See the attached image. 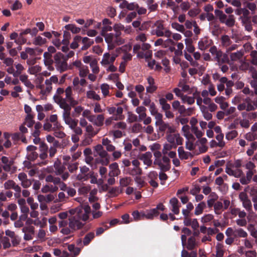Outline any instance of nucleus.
Returning a JSON list of instances; mask_svg holds the SVG:
<instances>
[{
  "label": "nucleus",
  "mask_w": 257,
  "mask_h": 257,
  "mask_svg": "<svg viewBox=\"0 0 257 257\" xmlns=\"http://www.w3.org/2000/svg\"><path fill=\"white\" fill-rule=\"evenodd\" d=\"M225 12L229 14L228 16L222 11L217 9L215 10L214 13L221 23L225 24L228 27H233L235 25V19L234 16L231 14L233 12V9L231 7L227 8Z\"/></svg>",
  "instance_id": "nucleus-1"
},
{
  "label": "nucleus",
  "mask_w": 257,
  "mask_h": 257,
  "mask_svg": "<svg viewBox=\"0 0 257 257\" xmlns=\"http://www.w3.org/2000/svg\"><path fill=\"white\" fill-rule=\"evenodd\" d=\"M67 60L65 58V55L61 52L56 53L54 56V63L58 70L64 72L67 70Z\"/></svg>",
  "instance_id": "nucleus-2"
},
{
  "label": "nucleus",
  "mask_w": 257,
  "mask_h": 257,
  "mask_svg": "<svg viewBox=\"0 0 257 257\" xmlns=\"http://www.w3.org/2000/svg\"><path fill=\"white\" fill-rule=\"evenodd\" d=\"M64 93L66 94V89L64 90L63 88L59 87L57 89L56 93L53 96L54 101L62 109L69 107L68 103L66 102V97L64 98L62 96Z\"/></svg>",
  "instance_id": "nucleus-3"
},
{
  "label": "nucleus",
  "mask_w": 257,
  "mask_h": 257,
  "mask_svg": "<svg viewBox=\"0 0 257 257\" xmlns=\"http://www.w3.org/2000/svg\"><path fill=\"white\" fill-rule=\"evenodd\" d=\"M165 209V206L162 203H159L155 208L142 212L143 219L145 218L147 219H153L155 217H157L159 215V210L164 211Z\"/></svg>",
  "instance_id": "nucleus-4"
},
{
  "label": "nucleus",
  "mask_w": 257,
  "mask_h": 257,
  "mask_svg": "<svg viewBox=\"0 0 257 257\" xmlns=\"http://www.w3.org/2000/svg\"><path fill=\"white\" fill-rule=\"evenodd\" d=\"M62 117L66 124L69 125L71 129L74 128L77 126L78 120L71 117L70 108L67 107L63 108Z\"/></svg>",
  "instance_id": "nucleus-5"
},
{
  "label": "nucleus",
  "mask_w": 257,
  "mask_h": 257,
  "mask_svg": "<svg viewBox=\"0 0 257 257\" xmlns=\"http://www.w3.org/2000/svg\"><path fill=\"white\" fill-rule=\"evenodd\" d=\"M155 26L156 28L152 32L153 35H156L158 37L165 36L167 38L171 37V32L165 29L162 23L157 22L155 23Z\"/></svg>",
  "instance_id": "nucleus-6"
},
{
  "label": "nucleus",
  "mask_w": 257,
  "mask_h": 257,
  "mask_svg": "<svg viewBox=\"0 0 257 257\" xmlns=\"http://www.w3.org/2000/svg\"><path fill=\"white\" fill-rule=\"evenodd\" d=\"M39 159L41 161V164L47 165L48 161L46 159L48 157V146L45 142H42L39 147Z\"/></svg>",
  "instance_id": "nucleus-7"
},
{
  "label": "nucleus",
  "mask_w": 257,
  "mask_h": 257,
  "mask_svg": "<svg viewBox=\"0 0 257 257\" xmlns=\"http://www.w3.org/2000/svg\"><path fill=\"white\" fill-rule=\"evenodd\" d=\"M37 147L33 145H29L27 148V155L26 158L29 161L34 162L38 158H39V155L36 152Z\"/></svg>",
  "instance_id": "nucleus-8"
},
{
  "label": "nucleus",
  "mask_w": 257,
  "mask_h": 257,
  "mask_svg": "<svg viewBox=\"0 0 257 257\" xmlns=\"http://www.w3.org/2000/svg\"><path fill=\"white\" fill-rule=\"evenodd\" d=\"M78 219L79 218H78L77 214L69 218V227L73 232L80 229L84 225Z\"/></svg>",
  "instance_id": "nucleus-9"
},
{
  "label": "nucleus",
  "mask_w": 257,
  "mask_h": 257,
  "mask_svg": "<svg viewBox=\"0 0 257 257\" xmlns=\"http://www.w3.org/2000/svg\"><path fill=\"white\" fill-rule=\"evenodd\" d=\"M167 140L170 144L174 145V148L177 145H182L183 142V139L180 137L179 134H168Z\"/></svg>",
  "instance_id": "nucleus-10"
},
{
  "label": "nucleus",
  "mask_w": 257,
  "mask_h": 257,
  "mask_svg": "<svg viewBox=\"0 0 257 257\" xmlns=\"http://www.w3.org/2000/svg\"><path fill=\"white\" fill-rule=\"evenodd\" d=\"M72 90L70 86H68L66 88V102L68 103V106L71 110V107H74L78 104V101L75 100L72 96Z\"/></svg>",
  "instance_id": "nucleus-11"
},
{
  "label": "nucleus",
  "mask_w": 257,
  "mask_h": 257,
  "mask_svg": "<svg viewBox=\"0 0 257 257\" xmlns=\"http://www.w3.org/2000/svg\"><path fill=\"white\" fill-rule=\"evenodd\" d=\"M83 209L84 211V213L82 212V209H80L77 208L76 209V214H77L78 218L83 221H86L89 218L88 214L90 213L91 210L90 207L88 205H84Z\"/></svg>",
  "instance_id": "nucleus-12"
},
{
  "label": "nucleus",
  "mask_w": 257,
  "mask_h": 257,
  "mask_svg": "<svg viewBox=\"0 0 257 257\" xmlns=\"http://www.w3.org/2000/svg\"><path fill=\"white\" fill-rule=\"evenodd\" d=\"M103 146L102 144H98L94 147V156L96 157L98 155L100 158H107L110 159L109 155L104 150Z\"/></svg>",
  "instance_id": "nucleus-13"
},
{
  "label": "nucleus",
  "mask_w": 257,
  "mask_h": 257,
  "mask_svg": "<svg viewBox=\"0 0 257 257\" xmlns=\"http://www.w3.org/2000/svg\"><path fill=\"white\" fill-rule=\"evenodd\" d=\"M152 154L150 152H147L144 154H142L139 156L138 158L143 161L145 165L148 166H151L152 164Z\"/></svg>",
  "instance_id": "nucleus-14"
},
{
  "label": "nucleus",
  "mask_w": 257,
  "mask_h": 257,
  "mask_svg": "<svg viewBox=\"0 0 257 257\" xmlns=\"http://www.w3.org/2000/svg\"><path fill=\"white\" fill-rule=\"evenodd\" d=\"M116 57V55H113L110 57L109 53H105L103 54V58L101 61V64L103 66L113 64Z\"/></svg>",
  "instance_id": "nucleus-15"
},
{
  "label": "nucleus",
  "mask_w": 257,
  "mask_h": 257,
  "mask_svg": "<svg viewBox=\"0 0 257 257\" xmlns=\"http://www.w3.org/2000/svg\"><path fill=\"white\" fill-rule=\"evenodd\" d=\"M170 203L172 205V211L175 214H178L180 212V206L179 205V201L175 198L173 197L170 200Z\"/></svg>",
  "instance_id": "nucleus-16"
},
{
  "label": "nucleus",
  "mask_w": 257,
  "mask_h": 257,
  "mask_svg": "<svg viewBox=\"0 0 257 257\" xmlns=\"http://www.w3.org/2000/svg\"><path fill=\"white\" fill-rule=\"evenodd\" d=\"M225 172L229 176H233L237 178L240 177L243 174L242 171L239 169H237L235 170H233L230 168L226 167L225 169Z\"/></svg>",
  "instance_id": "nucleus-17"
},
{
  "label": "nucleus",
  "mask_w": 257,
  "mask_h": 257,
  "mask_svg": "<svg viewBox=\"0 0 257 257\" xmlns=\"http://www.w3.org/2000/svg\"><path fill=\"white\" fill-rule=\"evenodd\" d=\"M102 144L105 147L108 152H113L115 150V147L111 144V142L108 138H103L102 140Z\"/></svg>",
  "instance_id": "nucleus-18"
},
{
  "label": "nucleus",
  "mask_w": 257,
  "mask_h": 257,
  "mask_svg": "<svg viewBox=\"0 0 257 257\" xmlns=\"http://www.w3.org/2000/svg\"><path fill=\"white\" fill-rule=\"evenodd\" d=\"M82 43L83 46L81 48L82 50H86L88 49L94 43L93 40L87 37L82 38Z\"/></svg>",
  "instance_id": "nucleus-19"
},
{
  "label": "nucleus",
  "mask_w": 257,
  "mask_h": 257,
  "mask_svg": "<svg viewBox=\"0 0 257 257\" xmlns=\"http://www.w3.org/2000/svg\"><path fill=\"white\" fill-rule=\"evenodd\" d=\"M209 52L212 55L214 56L213 60L215 61L216 60H218L219 58L221 56L222 51L221 50H218L217 47L215 46L211 47L209 49Z\"/></svg>",
  "instance_id": "nucleus-20"
},
{
  "label": "nucleus",
  "mask_w": 257,
  "mask_h": 257,
  "mask_svg": "<svg viewBox=\"0 0 257 257\" xmlns=\"http://www.w3.org/2000/svg\"><path fill=\"white\" fill-rule=\"evenodd\" d=\"M25 30H22L21 32L18 34L17 39L15 41V42L19 45H22L27 42V39L24 37L27 34H24Z\"/></svg>",
  "instance_id": "nucleus-21"
},
{
  "label": "nucleus",
  "mask_w": 257,
  "mask_h": 257,
  "mask_svg": "<svg viewBox=\"0 0 257 257\" xmlns=\"http://www.w3.org/2000/svg\"><path fill=\"white\" fill-rule=\"evenodd\" d=\"M179 157L181 159L187 160L189 156H192L190 152H185L182 147H179L178 149Z\"/></svg>",
  "instance_id": "nucleus-22"
},
{
  "label": "nucleus",
  "mask_w": 257,
  "mask_h": 257,
  "mask_svg": "<svg viewBox=\"0 0 257 257\" xmlns=\"http://www.w3.org/2000/svg\"><path fill=\"white\" fill-rule=\"evenodd\" d=\"M95 237V234L93 232H89L87 233L83 240V243L84 246L88 245L90 242L94 239Z\"/></svg>",
  "instance_id": "nucleus-23"
},
{
  "label": "nucleus",
  "mask_w": 257,
  "mask_h": 257,
  "mask_svg": "<svg viewBox=\"0 0 257 257\" xmlns=\"http://www.w3.org/2000/svg\"><path fill=\"white\" fill-rule=\"evenodd\" d=\"M244 55V51L240 50L236 52L231 53L230 54V58L232 61H236L242 58Z\"/></svg>",
  "instance_id": "nucleus-24"
},
{
  "label": "nucleus",
  "mask_w": 257,
  "mask_h": 257,
  "mask_svg": "<svg viewBox=\"0 0 257 257\" xmlns=\"http://www.w3.org/2000/svg\"><path fill=\"white\" fill-rule=\"evenodd\" d=\"M64 28L66 30L70 31L73 34H78L81 31V29L74 24L67 25Z\"/></svg>",
  "instance_id": "nucleus-25"
},
{
  "label": "nucleus",
  "mask_w": 257,
  "mask_h": 257,
  "mask_svg": "<svg viewBox=\"0 0 257 257\" xmlns=\"http://www.w3.org/2000/svg\"><path fill=\"white\" fill-rule=\"evenodd\" d=\"M247 236V232L242 228L236 229L234 230V237H246Z\"/></svg>",
  "instance_id": "nucleus-26"
},
{
  "label": "nucleus",
  "mask_w": 257,
  "mask_h": 257,
  "mask_svg": "<svg viewBox=\"0 0 257 257\" xmlns=\"http://www.w3.org/2000/svg\"><path fill=\"white\" fill-rule=\"evenodd\" d=\"M62 185L63 187H61V190L66 191L68 196L67 198L69 196L73 197L76 194V190L74 188L67 187L66 184L63 183H62Z\"/></svg>",
  "instance_id": "nucleus-27"
},
{
  "label": "nucleus",
  "mask_w": 257,
  "mask_h": 257,
  "mask_svg": "<svg viewBox=\"0 0 257 257\" xmlns=\"http://www.w3.org/2000/svg\"><path fill=\"white\" fill-rule=\"evenodd\" d=\"M123 112V108L121 106H118L116 108L114 120H122L124 116L122 115Z\"/></svg>",
  "instance_id": "nucleus-28"
},
{
  "label": "nucleus",
  "mask_w": 257,
  "mask_h": 257,
  "mask_svg": "<svg viewBox=\"0 0 257 257\" xmlns=\"http://www.w3.org/2000/svg\"><path fill=\"white\" fill-rule=\"evenodd\" d=\"M82 41V37L80 36H76L73 38V42L70 44V48L73 49L78 47V43Z\"/></svg>",
  "instance_id": "nucleus-29"
},
{
  "label": "nucleus",
  "mask_w": 257,
  "mask_h": 257,
  "mask_svg": "<svg viewBox=\"0 0 257 257\" xmlns=\"http://www.w3.org/2000/svg\"><path fill=\"white\" fill-rule=\"evenodd\" d=\"M206 207V203L204 202H201L199 203L195 208V214L198 215L203 212L204 208Z\"/></svg>",
  "instance_id": "nucleus-30"
},
{
  "label": "nucleus",
  "mask_w": 257,
  "mask_h": 257,
  "mask_svg": "<svg viewBox=\"0 0 257 257\" xmlns=\"http://www.w3.org/2000/svg\"><path fill=\"white\" fill-rule=\"evenodd\" d=\"M104 117L103 114H98L96 115L94 125L97 126H102L104 124Z\"/></svg>",
  "instance_id": "nucleus-31"
},
{
  "label": "nucleus",
  "mask_w": 257,
  "mask_h": 257,
  "mask_svg": "<svg viewBox=\"0 0 257 257\" xmlns=\"http://www.w3.org/2000/svg\"><path fill=\"white\" fill-rule=\"evenodd\" d=\"M102 36L104 37L105 40L107 44H110L111 43H112L113 42L114 43V40L115 39L114 35L113 33H110L108 34L107 33V34H105L104 35H102Z\"/></svg>",
  "instance_id": "nucleus-32"
},
{
  "label": "nucleus",
  "mask_w": 257,
  "mask_h": 257,
  "mask_svg": "<svg viewBox=\"0 0 257 257\" xmlns=\"http://www.w3.org/2000/svg\"><path fill=\"white\" fill-rule=\"evenodd\" d=\"M196 245L195 238L193 236L189 237L188 239L187 248L188 250H193Z\"/></svg>",
  "instance_id": "nucleus-33"
},
{
  "label": "nucleus",
  "mask_w": 257,
  "mask_h": 257,
  "mask_svg": "<svg viewBox=\"0 0 257 257\" xmlns=\"http://www.w3.org/2000/svg\"><path fill=\"white\" fill-rule=\"evenodd\" d=\"M87 97L89 99H93L95 100H99L100 97L94 91L89 90L87 92Z\"/></svg>",
  "instance_id": "nucleus-34"
},
{
  "label": "nucleus",
  "mask_w": 257,
  "mask_h": 257,
  "mask_svg": "<svg viewBox=\"0 0 257 257\" xmlns=\"http://www.w3.org/2000/svg\"><path fill=\"white\" fill-rule=\"evenodd\" d=\"M216 61L218 65H221V64L228 62L229 58L227 54L223 53L221 52V56L219 58L218 60H216Z\"/></svg>",
  "instance_id": "nucleus-35"
},
{
  "label": "nucleus",
  "mask_w": 257,
  "mask_h": 257,
  "mask_svg": "<svg viewBox=\"0 0 257 257\" xmlns=\"http://www.w3.org/2000/svg\"><path fill=\"white\" fill-rule=\"evenodd\" d=\"M94 174L93 172H89V174H79L77 176V179L79 181H83L88 180L92 175Z\"/></svg>",
  "instance_id": "nucleus-36"
},
{
  "label": "nucleus",
  "mask_w": 257,
  "mask_h": 257,
  "mask_svg": "<svg viewBox=\"0 0 257 257\" xmlns=\"http://www.w3.org/2000/svg\"><path fill=\"white\" fill-rule=\"evenodd\" d=\"M192 41L191 39H186L185 43L186 44V49L189 53H193L195 50L194 47L192 45Z\"/></svg>",
  "instance_id": "nucleus-37"
},
{
  "label": "nucleus",
  "mask_w": 257,
  "mask_h": 257,
  "mask_svg": "<svg viewBox=\"0 0 257 257\" xmlns=\"http://www.w3.org/2000/svg\"><path fill=\"white\" fill-rule=\"evenodd\" d=\"M201 110L205 119L209 120L212 119V115L211 113L208 112L206 106H202L201 107Z\"/></svg>",
  "instance_id": "nucleus-38"
},
{
  "label": "nucleus",
  "mask_w": 257,
  "mask_h": 257,
  "mask_svg": "<svg viewBox=\"0 0 257 257\" xmlns=\"http://www.w3.org/2000/svg\"><path fill=\"white\" fill-rule=\"evenodd\" d=\"M58 144V141H55L53 144V146L50 147V148H48V153H49V157L50 158L53 157L55 154L57 152L56 146Z\"/></svg>",
  "instance_id": "nucleus-39"
},
{
  "label": "nucleus",
  "mask_w": 257,
  "mask_h": 257,
  "mask_svg": "<svg viewBox=\"0 0 257 257\" xmlns=\"http://www.w3.org/2000/svg\"><path fill=\"white\" fill-rule=\"evenodd\" d=\"M243 207L248 211L249 213H253L252 209V204L251 201L248 199V200L242 202Z\"/></svg>",
  "instance_id": "nucleus-40"
},
{
  "label": "nucleus",
  "mask_w": 257,
  "mask_h": 257,
  "mask_svg": "<svg viewBox=\"0 0 257 257\" xmlns=\"http://www.w3.org/2000/svg\"><path fill=\"white\" fill-rule=\"evenodd\" d=\"M86 131L88 133L90 139L94 137L98 133V131L95 132L91 124L86 126Z\"/></svg>",
  "instance_id": "nucleus-41"
},
{
  "label": "nucleus",
  "mask_w": 257,
  "mask_h": 257,
  "mask_svg": "<svg viewBox=\"0 0 257 257\" xmlns=\"http://www.w3.org/2000/svg\"><path fill=\"white\" fill-rule=\"evenodd\" d=\"M44 57L46 65H51L53 63L54 61L52 59V55L49 52H45Z\"/></svg>",
  "instance_id": "nucleus-42"
},
{
  "label": "nucleus",
  "mask_w": 257,
  "mask_h": 257,
  "mask_svg": "<svg viewBox=\"0 0 257 257\" xmlns=\"http://www.w3.org/2000/svg\"><path fill=\"white\" fill-rule=\"evenodd\" d=\"M182 130L184 133V136L188 139L194 138L193 136L190 133V127L188 125H184L182 127Z\"/></svg>",
  "instance_id": "nucleus-43"
},
{
  "label": "nucleus",
  "mask_w": 257,
  "mask_h": 257,
  "mask_svg": "<svg viewBox=\"0 0 257 257\" xmlns=\"http://www.w3.org/2000/svg\"><path fill=\"white\" fill-rule=\"evenodd\" d=\"M47 42L45 38H42L40 36L36 37L34 41V44L36 45L41 46L45 44Z\"/></svg>",
  "instance_id": "nucleus-44"
},
{
  "label": "nucleus",
  "mask_w": 257,
  "mask_h": 257,
  "mask_svg": "<svg viewBox=\"0 0 257 257\" xmlns=\"http://www.w3.org/2000/svg\"><path fill=\"white\" fill-rule=\"evenodd\" d=\"M94 161L95 164L100 163L103 165H107L109 163V159L107 158H97Z\"/></svg>",
  "instance_id": "nucleus-45"
},
{
  "label": "nucleus",
  "mask_w": 257,
  "mask_h": 257,
  "mask_svg": "<svg viewBox=\"0 0 257 257\" xmlns=\"http://www.w3.org/2000/svg\"><path fill=\"white\" fill-rule=\"evenodd\" d=\"M183 103H187L188 104L191 105L195 102L194 97L188 96L187 95L182 96V99Z\"/></svg>",
  "instance_id": "nucleus-46"
},
{
  "label": "nucleus",
  "mask_w": 257,
  "mask_h": 257,
  "mask_svg": "<svg viewBox=\"0 0 257 257\" xmlns=\"http://www.w3.org/2000/svg\"><path fill=\"white\" fill-rule=\"evenodd\" d=\"M63 40L62 41L64 45H68L69 43V39L71 38V34L70 32L67 31H64Z\"/></svg>",
  "instance_id": "nucleus-47"
},
{
  "label": "nucleus",
  "mask_w": 257,
  "mask_h": 257,
  "mask_svg": "<svg viewBox=\"0 0 257 257\" xmlns=\"http://www.w3.org/2000/svg\"><path fill=\"white\" fill-rule=\"evenodd\" d=\"M101 92L104 96L109 95V86L107 84H102L100 86Z\"/></svg>",
  "instance_id": "nucleus-48"
},
{
  "label": "nucleus",
  "mask_w": 257,
  "mask_h": 257,
  "mask_svg": "<svg viewBox=\"0 0 257 257\" xmlns=\"http://www.w3.org/2000/svg\"><path fill=\"white\" fill-rule=\"evenodd\" d=\"M131 181L130 177L122 178L120 179L119 184L121 187H126L130 184Z\"/></svg>",
  "instance_id": "nucleus-49"
},
{
  "label": "nucleus",
  "mask_w": 257,
  "mask_h": 257,
  "mask_svg": "<svg viewBox=\"0 0 257 257\" xmlns=\"http://www.w3.org/2000/svg\"><path fill=\"white\" fill-rule=\"evenodd\" d=\"M223 207V204L221 202L217 201L214 204V209L216 214H219L221 213L220 210Z\"/></svg>",
  "instance_id": "nucleus-50"
},
{
  "label": "nucleus",
  "mask_w": 257,
  "mask_h": 257,
  "mask_svg": "<svg viewBox=\"0 0 257 257\" xmlns=\"http://www.w3.org/2000/svg\"><path fill=\"white\" fill-rule=\"evenodd\" d=\"M172 27L173 29H176V30L180 32H184L185 31V28L183 25H180L178 24V23L174 22L172 23L171 24Z\"/></svg>",
  "instance_id": "nucleus-51"
},
{
  "label": "nucleus",
  "mask_w": 257,
  "mask_h": 257,
  "mask_svg": "<svg viewBox=\"0 0 257 257\" xmlns=\"http://www.w3.org/2000/svg\"><path fill=\"white\" fill-rule=\"evenodd\" d=\"M38 33V30L37 28H33L32 29L27 28L25 30L24 34H30L32 37L36 36Z\"/></svg>",
  "instance_id": "nucleus-52"
},
{
  "label": "nucleus",
  "mask_w": 257,
  "mask_h": 257,
  "mask_svg": "<svg viewBox=\"0 0 257 257\" xmlns=\"http://www.w3.org/2000/svg\"><path fill=\"white\" fill-rule=\"evenodd\" d=\"M114 37H115V40H114V43L118 44L120 45L123 43V42L122 41V39L120 37V35H121V31H115Z\"/></svg>",
  "instance_id": "nucleus-53"
},
{
  "label": "nucleus",
  "mask_w": 257,
  "mask_h": 257,
  "mask_svg": "<svg viewBox=\"0 0 257 257\" xmlns=\"http://www.w3.org/2000/svg\"><path fill=\"white\" fill-rule=\"evenodd\" d=\"M238 135V133L236 131L233 130L228 132L226 135V139L228 140H232L236 138Z\"/></svg>",
  "instance_id": "nucleus-54"
},
{
  "label": "nucleus",
  "mask_w": 257,
  "mask_h": 257,
  "mask_svg": "<svg viewBox=\"0 0 257 257\" xmlns=\"http://www.w3.org/2000/svg\"><path fill=\"white\" fill-rule=\"evenodd\" d=\"M251 59L250 62L252 64L257 65V51L256 50L252 51L250 53Z\"/></svg>",
  "instance_id": "nucleus-55"
},
{
  "label": "nucleus",
  "mask_w": 257,
  "mask_h": 257,
  "mask_svg": "<svg viewBox=\"0 0 257 257\" xmlns=\"http://www.w3.org/2000/svg\"><path fill=\"white\" fill-rule=\"evenodd\" d=\"M168 123H165L164 121L156 124L157 126L159 127V130L160 132L164 133L165 131H166L167 129V127L168 125Z\"/></svg>",
  "instance_id": "nucleus-56"
},
{
  "label": "nucleus",
  "mask_w": 257,
  "mask_h": 257,
  "mask_svg": "<svg viewBox=\"0 0 257 257\" xmlns=\"http://www.w3.org/2000/svg\"><path fill=\"white\" fill-rule=\"evenodd\" d=\"M88 72L89 70L87 66H82V67L79 69V75L81 77H85Z\"/></svg>",
  "instance_id": "nucleus-57"
},
{
  "label": "nucleus",
  "mask_w": 257,
  "mask_h": 257,
  "mask_svg": "<svg viewBox=\"0 0 257 257\" xmlns=\"http://www.w3.org/2000/svg\"><path fill=\"white\" fill-rule=\"evenodd\" d=\"M209 45V44H208V41L207 40L204 41H200L198 42L199 48L201 50H204L206 49Z\"/></svg>",
  "instance_id": "nucleus-58"
},
{
  "label": "nucleus",
  "mask_w": 257,
  "mask_h": 257,
  "mask_svg": "<svg viewBox=\"0 0 257 257\" xmlns=\"http://www.w3.org/2000/svg\"><path fill=\"white\" fill-rule=\"evenodd\" d=\"M16 183L12 180H9L4 183V187L6 189H13Z\"/></svg>",
  "instance_id": "nucleus-59"
},
{
  "label": "nucleus",
  "mask_w": 257,
  "mask_h": 257,
  "mask_svg": "<svg viewBox=\"0 0 257 257\" xmlns=\"http://www.w3.org/2000/svg\"><path fill=\"white\" fill-rule=\"evenodd\" d=\"M245 101L246 102V110L247 111H250L252 110H254L255 109L254 105H252L251 103L250 99L249 98H246Z\"/></svg>",
  "instance_id": "nucleus-60"
},
{
  "label": "nucleus",
  "mask_w": 257,
  "mask_h": 257,
  "mask_svg": "<svg viewBox=\"0 0 257 257\" xmlns=\"http://www.w3.org/2000/svg\"><path fill=\"white\" fill-rule=\"evenodd\" d=\"M35 228L34 226L30 225L28 226H26L23 227L22 229L23 232L25 233H31L32 234H34L35 232Z\"/></svg>",
  "instance_id": "nucleus-61"
},
{
  "label": "nucleus",
  "mask_w": 257,
  "mask_h": 257,
  "mask_svg": "<svg viewBox=\"0 0 257 257\" xmlns=\"http://www.w3.org/2000/svg\"><path fill=\"white\" fill-rule=\"evenodd\" d=\"M90 65L92 69L93 73H98L99 72V68L97 66V62L95 60L92 61L90 63Z\"/></svg>",
  "instance_id": "nucleus-62"
},
{
  "label": "nucleus",
  "mask_w": 257,
  "mask_h": 257,
  "mask_svg": "<svg viewBox=\"0 0 257 257\" xmlns=\"http://www.w3.org/2000/svg\"><path fill=\"white\" fill-rule=\"evenodd\" d=\"M224 254V251L223 249L221 248V245L218 244L216 245V257H222Z\"/></svg>",
  "instance_id": "nucleus-63"
},
{
  "label": "nucleus",
  "mask_w": 257,
  "mask_h": 257,
  "mask_svg": "<svg viewBox=\"0 0 257 257\" xmlns=\"http://www.w3.org/2000/svg\"><path fill=\"white\" fill-rule=\"evenodd\" d=\"M248 229L250 232V235L256 239L257 238V230H256L251 224L249 225V227Z\"/></svg>",
  "instance_id": "nucleus-64"
}]
</instances>
